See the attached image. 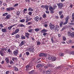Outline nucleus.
<instances>
[{"label":"nucleus","mask_w":74,"mask_h":74,"mask_svg":"<svg viewBox=\"0 0 74 74\" xmlns=\"http://www.w3.org/2000/svg\"><path fill=\"white\" fill-rule=\"evenodd\" d=\"M57 8V6L56 5H54L53 6V7H52V6H50L49 7V10L50 11V12L51 14H53L54 12V10L55 9V8Z\"/></svg>","instance_id":"obj_1"},{"label":"nucleus","mask_w":74,"mask_h":74,"mask_svg":"<svg viewBox=\"0 0 74 74\" xmlns=\"http://www.w3.org/2000/svg\"><path fill=\"white\" fill-rule=\"evenodd\" d=\"M47 32V30L45 29H43L41 30V33H43V35L44 36H45L47 34V33H46Z\"/></svg>","instance_id":"obj_2"},{"label":"nucleus","mask_w":74,"mask_h":74,"mask_svg":"<svg viewBox=\"0 0 74 74\" xmlns=\"http://www.w3.org/2000/svg\"><path fill=\"white\" fill-rule=\"evenodd\" d=\"M57 4L58 5L59 8H60V9H62V7H63V4L61 3H57Z\"/></svg>","instance_id":"obj_3"},{"label":"nucleus","mask_w":74,"mask_h":74,"mask_svg":"<svg viewBox=\"0 0 74 74\" xmlns=\"http://www.w3.org/2000/svg\"><path fill=\"white\" fill-rule=\"evenodd\" d=\"M69 19V16L68 15L65 19V22L64 23L63 25H66L68 23V21Z\"/></svg>","instance_id":"obj_4"},{"label":"nucleus","mask_w":74,"mask_h":74,"mask_svg":"<svg viewBox=\"0 0 74 74\" xmlns=\"http://www.w3.org/2000/svg\"><path fill=\"white\" fill-rule=\"evenodd\" d=\"M49 27L51 30H53L55 28V25L51 23L49 24Z\"/></svg>","instance_id":"obj_5"},{"label":"nucleus","mask_w":74,"mask_h":74,"mask_svg":"<svg viewBox=\"0 0 74 74\" xmlns=\"http://www.w3.org/2000/svg\"><path fill=\"white\" fill-rule=\"evenodd\" d=\"M15 9V8L13 7H11L10 8H6V11L8 12L10 11H12V10H14Z\"/></svg>","instance_id":"obj_6"},{"label":"nucleus","mask_w":74,"mask_h":74,"mask_svg":"<svg viewBox=\"0 0 74 74\" xmlns=\"http://www.w3.org/2000/svg\"><path fill=\"white\" fill-rule=\"evenodd\" d=\"M26 42H25V40H23L21 42V43L19 45V47H22V45H25V43Z\"/></svg>","instance_id":"obj_7"},{"label":"nucleus","mask_w":74,"mask_h":74,"mask_svg":"<svg viewBox=\"0 0 74 74\" xmlns=\"http://www.w3.org/2000/svg\"><path fill=\"white\" fill-rule=\"evenodd\" d=\"M55 28L54 29L55 30V32H58L59 30V26L56 25L55 26Z\"/></svg>","instance_id":"obj_8"},{"label":"nucleus","mask_w":74,"mask_h":74,"mask_svg":"<svg viewBox=\"0 0 74 74\" xmlns=\"http://www.w3.org/2000/svg\"><path fill=\"white\" fill-rule=\"evenodd\" d=\"M1 31L2 33H7V30L6 28H2Z\"/></svg>","instance_id":"obj_9"},{"label":"nucleus","mask_w":74,"mask_h":74,"mask_svg":"<svg viewBox=\"0 0 74 74\" xmlns=\"http://www.w3.org/2000/svg\"><path fill=\"white\" fill-rule=\"evenodd\" d=\"M18 50L16 49L14 51L13 53L14 55H18Z\"/></svg>","instance_id":"obj_10"},{"label":"nucleus","mask_w":74,"mask_h":74,"mask_svg":"<svg viewBox=\"0 0 74 74\" xmlns=\"http://www.w3.org/2000/svg\"><path fill=\"white\" fill-rule=\"evenodd\" d=\"M16 25V24H14L11 26L8 27V30H11V29H12V27L15 26V25Z\"/></svg>","instance_id":"obj_11"},{"label":"nucleus","mask_w":74,"mask_h":74,"mask_svg":"<svg viewBox=\"0 0 74 74\" xmlns=\"http://www.w3.org/2000/svg\"><path fill=\"white\" fill-rule=\"evenodd\" d=\"M12 60L14 62H17V61H18V58H13L12 59Z\"/></svg>","instance_id":"obj_12"},{"label":"nucleus","mask_w":74,"mask_h":74,"mask_svg":"<svg viewBox=\"0 0 74 74\" xmlns=\"http://www.w3.org/2000/svg\"><path fill=\"white\" fill-rule=\"evenodd\" d=\"M56 58L55 57L52 56V58H51V61L52 62H54V61H55L56 60Z\"/></svg>","instance_id":"obj_13"},{"label":"nucleus","mask_w":74,"mask_h":74,"mask_svg":"<svg viewBox=\"0 0 74 74\" xmlns=\"http://www.w3.org/2000/svg\"><path fill=\"white\" fill-rule=\"evenodd\" d=\"M34 19L36 22H38L39 20V17L38 16L36 17L35 18H34Z\"/></svg>","instance_id":"obj_14"},{"label":"nucleus","mask_w":74,"mask_h":74,"mask_svg":"<svg viewBox=\"0 0 74 74\" xmlns=\"http://www.w3.org/2000/svg\"><path fill=\"white\" fill-rule=\"evenodd\" d=\"M25 34H26V35H25V37H26L27 38H29V35L30 34L28 33H26Z\"/></svg>","instance_id":"obj_15"},{"label":"nucleus","mask_w":74,"mask_h":74,"mask_svg":"<svg viewBox=\"0 0 74 74\" xmlns=\"http://www.w3.org/2000/svg\"><path fill=\"white\" fill-rule=\"evenodd\" d=\"M10 16H11V15H10V14L7 15L5 18V19H10Z\"/></svg>","instance_id":"obj_16"},{"label":"nucleus","mask_w":74,"mask_h":74,"mask_svg":"<svg viewBox=\"0 0 74 74\" xmlns=\"http://www.w3.org/2000/svg\"><path fill=\"white\" fill-rule=\"evenodd\" d=\"M0 55H1V56H3L4 55V53L3 52V51L1 50H0Z\"/></svg>","instance_id":"obj_17"},{"label":"nucleus","mask_w":74,"mask_h":74,"mask_svg":"<svg viewBox=\"0 0 74 74\" xmlns=\"http://www.w3.org/2000/svg\"><path fill=\"white\" fill-rule=\"evenodd\" d=\"M0 49L1 50H2L3 51H4V53H5V52H6V51H7V49L3 48H0Z\"/></svg>","instance_id":"obj_18"},{"label":"nucleus","mask_w":74,"mask_h":74,"mask_svg":"<svg viewBox=\"0 0 74 74\" xmlns=\"http://www.w3.org/2000/svg\"><path fill=\"white\" fill-rule=\"evenodd\" d=\"M50 66V64H48L47 65L45 66H44L45 69H47L48 67H49V66Z\"/></svg>","instance_id":"obj_19"},{"label":"nucleus","mask_w":74,"mask_h":74,"mask_svg":"<svg viewBox=\"0 0 74 74\" xmlns=\"http://www.w3.org/2000/svg\"><path fill=\"white\" fill-rule=\"evenodd\" d=\"M51 70L50 69H49L48 70L46 71V74H51Z\"/></svg>","instance_id":"obj_20"},{"label":"nucleus","mask_w":74,"mask_h":74,"mask_svg":"<svg viewBox=\"0 0 74 74\" xmlns=\"http://www.w3.org/2000/svg\"><path fill=\"white\" fill-rule=\"evenodd\" d=\"M71 40H69L66 42L67 44H71Z\"/></svg>","instance_id":"obj_21"},{"label":"nucleus","mask_w":74,"mask_h":74,"mask_svg":"<svg viewBox=\"0 0 74 74\" xmlns=\"http://www.w3.org/2000/svg\"><path fill=\"white\" fill-rule=\"evenodd\" d=\"M52 56H49L48 57V59L49 60H52Z\"/></svg>","instance_id":"obj_22"},{"label":"nucleus","mask_w":74,"mask_h":74,"mask_svg":"<svg viewBox=\"0 0 74 74\" xmlns=\"http://www.w3.org/2000/svg\"><path fill=\"white\" fill-rule=\"evenodd\" d=\"M5 60L6 61V62L7 63H10L9 62V59H8V58H6L5 59Z\"/></svg>","instance_id":"obj_23"},{"label":"nucleus","mask_w":74,"mask_h":74,"mask_svg":"<svg viewBox=\"0 0 74 74\" xmlns=\"http://www.w3.org/2000/svg\"><path fill=\"white\" fill-rule=\"evenodd\" d=\"M15 37L16 38H19L20 37V35L17 34L16 35Z\"/></svg>","instance_id":"obj_24"},{"label":"nucleus","mask_w":74,"mask_h":74,"mask_svg":"<svg viewBox=\"0 0 74 74\" xmlns=\"http://www.w3.org/2000/svg\"><path fill=\"white\" fill-rule=\"evenodd\" d=\"M29 18L28 17H26V18H27L26 19V21H25V22L26 23H27V22H28V21H30V19H28V18Z\"/></svg>","instance_id":"obj_25"},{"label":"nucleus","mask_w":74,"mask_h":74,"mask_svg":"<svg viewBox=\"0 0 74 74\" xmlns=\"http://www.w3.org/2000/svg\"><path fill=\"white\" fill-rule=\"evenodd\" d=\"M29 74H33L34 73V70H32L31 71H30L29 73Z\"/></svg>","instance_id":"obj_26"},{"label":"nucleus","mask_w":74,"mask_h":74,"mask_svg":"<svg viewBox=\"0 0 74 74\" xmlns=\"http://www.w3.org/2000/svg\"><path fill=\"white\" fill-rule=\"evenodd\" d=\"M63 24V22L61 21V22L60 24V26L61 27H62Z\"/></svg>","instance_id":"obj_27"},{"label":"nucleus","mask_w":74,"mask_h":74,"mask_svg":"<svg viewBox=\"0 0 74 74\" xmlns=\"http://www.w3.org/2000/svg\"><path fill=\"white\" fill-rule=\"evenodd\" d=\"M15 32L16 34V33H18L19 32V29H16Z\"/></svg>","instance_id":"obj_28"},{"label":"nucleus","mask_w":74,"mask_h":74,"mask_svg":"<svg viewBox=\"0 0 74 74\" xmlns=\"http://www.w3.org/2000/svg\"><path fill=\"white\" fill-rule=\"evenodd\" d=\"M71 37H72V38H73V37H74V32H72L71 33Z\"/></svg>","instance_id":"obj_29"},{"label":"nucleus","mask_w":74,"mask_h":74,"mask_svg":"<svg viewBox=\"0 0 74 74\" xmlns=\"http://www.w3.org/2000/svg\"><path fill=\"white\" fill-rule=\"evenodd\" d=\"M49 8V6L48 5H45V8L46 10H48Z\"/></svg>","instance_id":"obj_30"},{"label":"nucleus","mask_w":74,"mask_h":74,"mask_svg":"<svg viewBox=\"0 0 74 74\" xmlns=\"http://www.w3.org/2000/svg\"><path fill=\"white\" fill-rule=\"evenodd\" d=\"M26 70H27V71L28 70V69H29V65H27L26 66Z\"/></svg>","instance_id":"obj_31"},{"label":"nucleus","mask_w":74,"mask_h":74,"mask_svg":"<svg viewBox=\"0 0 74 74\" xmlns=\"http://www.w3.org/2000/svg\"><path fill=\"white\" fill-rule=\"evenodd\" d=\"M21 39H25V38H26L25 36H23V35L21 36Z\"/></svg>","instance_id":"obj_32"},{"label":"nucleus","mask_w":74,"mask_h":74,"mask_svg":"<svg viewBox=\"0 0 74 74\" xmlns=\"http://www.w3.org/2000/svg\"><path fill=\"white\" fill-rule=\"evenodd\" d=\"M34 30L35 32H39L40 30V29H39V28H36Z\"/></svg>","instance_id":"obj_33"},{"label":"nucleus","mask_w":74,"mask_h":74,"mask_svg":"<svg viewBox=\"0 0 74 74\" xmlns=\"http://www.w3.org/2000/svg\"><path fill=\"white\" fill-rule=\"evenodd\" d=\"M71 33L70 32V31H68V36H71Z\"/></svg>","instance_id":"obj_34"},{"label":"nucleus","mask_w":74,"mask_h":74,"mask_svg":"<svg viewBox=\"0 0 74 74\" xmlns=\"http://www.w3.org/2000/svg\"><path fill=\"white\" fill-rule=\"evenodd\" d=\"M8 15V13H6L4 14H3L2 16H6Z\"/></svg>","instance_id":"obj_35"},{"label":"nucleus","mask_w":74,"mask_h":74,"mask_svg":"<svg viewBox=\"0 0 74 74\" xmlns=\"http://www.w3.org/2000/svg\"><path fill=\"white\" fill-rule=\"evenodd\" d=\"M43 55H44V53H40L39 54V56H40V57L43 56Z\"/></svg>","instance_id":"obj_36"},{"label":"nucleus","mask_w":74,"mask_h":74,"mask_svg":"<svg viewBox=\"0 0 74 74\" xmlns=\"http://www.w3.org/2000/svg\"><path fill=\"white\" fill-rule=\"evenodd\" d=\"M16 14L18 16H19V15H20V12L19 11H17V12Z\"/></svg>","instance_id":"obj_37"},{"label":"nucleus","mask_w":74,"mask_h":74,"mask_svg":"<svg viewBox=\"0 0 74 74\" xmlns=\"http://www.w3.org/2000/svg\"><path fill=\"white\" fill-rule=\"evenodd\" d=\"M33 10L32 9V8H29L28 10V11H33Z\"/></svg>","instance_id":"obj_38"},{"label":"nucleus","mask_w":74,"mask_h":74,"mask_svg":"<svg viewBox=\"0 0 74 74\" xmlns=\"http://www.w3.org/2000/svg\"><path fill=\"white\" fill-rule=\"evenodd\" d=\"M33 29H30V30H28V32L29 33H32L33 32Z\"/></svg>","instance_id":"obj_39"},{"label":"nucleus","mask_w":74,"mask_h":74,"mask_svg":"<svg viewBox=\"0 0 74 74\" xmlns=\"http://www.w3.org/2000/svg\"><path fill=\"white\" fill-rule=\"evenodd\" d=\"M43 56H44V57H47V54L43 53Z\"/></svg>","instance_id":"obj_40"},{"label":"nucleus","mask_w":74,"mask_h":74,"mask_svg":"<svg viewBox=\"0 0 74 74\" xmlns=\"http://www.w3.org/2000/svg\"><path fill=\"white\" fill-rule=\"evenodd\" d=\"M42 16L43 18H45L47 17V16H46V14H43Z\"/></svg>","instance_id":"obj_41"},{"label":"nucleus","mask_w":74,"mask_h":74,"mask_svg":"<svg viewBox=\"0 0 74 74\" xmlns=\"http://www.w3.org/2000/svg\"><path fill=\"white\" fill-rule=\"evenodd\" d=\"M20 27H25V25H23V24H21L19 25Z\"/></svg>","instance_id":"obj_42"},{"label":"nucleus","mask_w":74,"mask_h":74,"mask_svg":"<svg viewBox=\"0 0 74 74\" xmlns=\"http://www.w3.org/2000/svg\"><path fill=\"white\" fill-rule=\"evenodd\" d=\"M25 21V20L24 19H22L20 21V22H24Z\"/></svg>","instance_id":"obj_43"},{"label":"nucleus","mask_w":74,"mask_h":74,"mask_svg":"<svg viewBox=\"0 0 74 74\" xmlns=\"http://www.w3.org/2000/svg\"><path fill=\"white\" fill-rule=\"evenodd\" d=\"M2 3L3 1H0V7H1Z\"/></svg>","instance_id":"obj_44"},{"label":"nucleus","mask_w":74,"mask_h":74,"mask_svg":"<svg viewBox=\"0 0 74 74\" xmlns=\"http://www.w3.org/2000/svg\"><path fill=\"white\" fill-rule=\"evenodd\" d=\"M69 54L70 55L72 54V55H74V51H72L69 53Z\"/></svg>","instance_id":"obj_45"},{"label":"nucleus","mask_w":74,"mask_h":74,"mask_svg":"<svg viewBox=\"0 0 74 74\" xmlns=\"http://www.w3.org/2000/svg\"><path fill=\"white\" fill-rule=\"evenodd\" d=\"M41 44V42H38L37 43V45H40Z\"/></svg>","instance_id":"obj_46"},{"label":"nucleus","mask_w":74,"mask_h":74,"mask_svg":"<svg viewBox=\"0 0 74 74\" xmlns=\"http://www.w3.org/2000/svg\"><path fill=\"white\" fill-rule=\"evenodd\" d=\"M31 51L32 52V53H33V52H34V48H32L31 50Z\"/></svg>","instance_id":"obj_47"},{"label":"nucleus","mask_w":74,"mask_h":74,"mask_svg":"<svg viewBox=\"0 0 74 74\" xmlns=\"http://www.w3.org/2000/svg\"><path fill=\"white\" fill-rule=\"evenodd\" d=\"M26 53L27 56H29V55L30 54V53H29V52H26Z\"/></svg>","instance_id":"obj_48"},{"label":"nucleus","mask_w":74,"mask_h":74,"mask_svg":"<svg viewBox=\"0 0 74 74\" xmlns=\"http://www.w3.org/2000/svg\"><path fill=\"white\" fill-rule=\"evenodd\" d=\"M33 24V23L32 22H29L28 23V24L27 25H32Z\"/></svg>","instance_id":"obj_49"},{"label":"nucleus","mask_w":74,"mask_h":74,"mask_svg":"<svg viewBox=\"0 0 74 74\" xmlns=\"http://www.w3.org/2000/svg\"><path fill=\"white\" fill-rule=\"evenodd\" d=\"M66 38L65 37H63V41H66Z\"/></svg>","instance_id":"obj_50"},{"label":"nucleus","mask_w":74,"mask_h":74,"mask_svg":"<svg viewBox=\"0 0 74 74\" xmlns=\"http://www.w3.org/2000/svg\"><path fill=\"white\" fill-rule=\"evenodd\" d=\"M14 70L16 71H19L18 70V69L17 68V67H15L14 68Z\"/></svg>","instance_id":"obj_51"},{"label":"nucleus","mask_w":74,"mask_h":74,"mask_svg":"<svg viewBox=\"0 0 74 74\" xmlns=\"http://www.w3.org/2000/svg\"><path fill=\"white\" fill-rule=\"evenodd\" d=\"M59 55L61 56H63L64 55V54L63 53H60Z\"/></svg>","instance_id":"obj_52"},{"label":"nucleus","mask_w":74,"mask_h":74,"mask_svg":"<svg viewBox=\"0 0 74 74\" xmlns=\"http://www.w3.org/2000/svg\"><path fill=\"white\" fill-rule=\"evenodd\" d=\"M51 40L52 41V43H54V42H54V41H53V38H51Z\"/></svg>","instance_id":"obj_53"},{"label":"nucleus","mask_w":74,"mask_h":74,"mask_svg":"<svg viewBox=\"0 0 74 74\" xmlns=\"http://www.w3.org/2000/svg\"><path fill=\"white\" fill-rule=\"evenodd\" d=\"M41 7L42 8H45V5H42L41 6Z\"/></svg>","instance_id":"obj_54"},{"label":"nucleus","mask_w":74,"mask_h":74,"mask_svg":"<svg viewBox=\"0 0 74 74\" xmlns=\"http://www.w3.org/2000/svg\"><path fill=\"white\" fill-rule=\"evenodd\" d=\"M47 10L45 11L46 13V14H49V11H48V10Z\"/></svg>","instance_id":"obj_55"},{"label":"nucleus","mask_w":74,"mask_h":74,"mask_svg":"<svg viewBox=\"0 0 74 74\" xmlns=\"http://www.w3.org/2000/svg\"><path fill=\"white\" fill-rule=\"evenodd\" d=\"M40 65L38 64H37V65L36 66V68L37 69H38V67H40Z\"/></svg>","instance_id":"obj_56"},{"label":"nucleus","mask_w":74,"mask_h":74,"mask_svg":"<svg viewBox=\"0 0 74 74\" xmlns=\"http://www.w3.org/2000/svg\"><path fill=\"white\" fill-rule=\"evenodd\" d=\"M0 27L2 28V27H4L3 26V25L2 24H0Z\"/></svg>","instance_id":"obj_57"},{"label":"nucleus","mask_w":74,"mask_h":74,"mask_svg":"<svg viewBox=\"0 0 74 74\" xmlns=\"http://www.w3.org/2000/svg\"><path fill=\"white\" fill-rule=\"evenodd\" d=\"M66 29V27H63L62 29L61 30L62 31H63V30H64Z\"/></svg>","instance_id":"obj_58"},{"label":"nucleus","mask_w":74,"mask_h":74,"mask_svg":"<svg viewBox=\"0 0 74 74\" xmlns=\"http://www.w3.org/2000/svg\"><path fill=\"white\" fill-rule=\"evenodd\" d=\"M8 52H9V53H11V50H10V49H9L8 50Z\"/></svg>","instance_id":"obj_59"},{"label":"nucleus","mask_w":74,"mask_h":74,"mask_svg":"<svg viewBox=\"0 0 74 74\" xmlns=\"http://www.w3.org/2000/svg\"><path fill=\"white\" fill-rule=\"evenodd\" d=\"M62 11L59 12V15H61V14H62Z\"/></svg>","instance_id":"obj_60"},{"label":"nucleus","mask_w":74,"mask_h":74,"mask_svg":"<svg viewBox=\"0 0 74 74\" xmlns=\"http://www.w3.org/2000/svg\"><path fill=\"white\" fill-rule=\"evenodd\" d=\"M18 5H19V4H18L16 3V4H15V5H14V7H16V6H18Z\"/></svg>","instance_id":"obj_61"},{"label":"nucleus","mask_w":74,"mask_h":74,"mask_svg":"<svg viewBox=\"0 0 74 74\" xmlns=\"http://www.w3.org/2000/svg\"><path fill=\"white\" fill-rule=\"evenodd\" d=\"M14 63V62L12 61H11L10 62V64H12Z\"/></svg>","instance_id":"obj_62"},{"label":"nucleus","mask_w":74,"mask_h":74,"mask_svg":"<svg viewBox=\"0 0 74 74\" xmlns=\"http://www.w3.org/2000/svg\"><path fill=\"white\" fill-rule=\"evenodd\" d=\"M16 34V32H15V31L14 32H12V35H14V34Z\"/></svg>","instance_id":"obj_63"},{"label":"nucleus","mask_w":74,"mask_h":74,"mask_svg":"<svg viewBox=\"0 0 74 74\" xmlns=\"http://www.w3.org/2000/svg\"><path fill=\"white\" fill-rule=\"evenodd\" d=\"M63 15H61L60 16V18H61V19H63Z\"/></svg>","instance_id":"obj_64"}]
</instances>
